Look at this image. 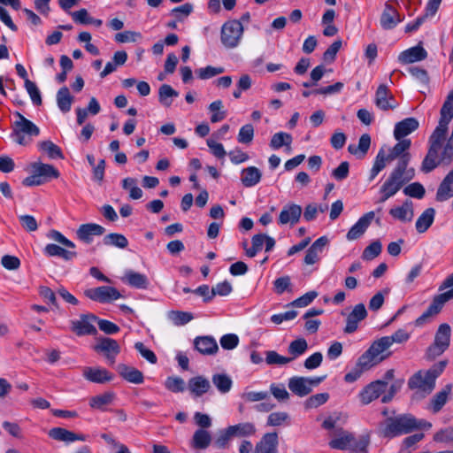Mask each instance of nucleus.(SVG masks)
Segmentation results:
<instances>
[{"instance_id":"f257e3e1","label":"nucleus","mask_w":453,"mask_h":453,"mask_svg":"<svg viewBox=\"0 0 453 453\" xmlns=\"http://www.w3.org/2000/svg\"><path fill=\"white\" fill-rule=\"evenodd\" d=\"M411 154H405L398 160L396 166L390 173L388 179L380 188V203H384L394 196L404 184L411 180L415 176L414 168H408Z\"/></svg>"},{"instance_id":"f03ea898","label":"nucleus","mask_w":453,"mask_h":453,"mask_svg":"<svg viewBox=\"0 0 453 453\" xmlns=\"http://www.w3.org/2000/svg\"><path fill=\"white\" fill-rule=\"evenodd\" d=\"M432 424L424 419H417L411 414H400L388 418L379 426L378 433L385 438H394L410 434L418 429H429Z\"/></svg>"},{"instance_id":"7ed1b4c3","label":"nucleus","mask_w":453,"mask_h":453,"mask_svg":"<svg viewBox=\"0 0 453 453\" xmlns=\"http://www.w3.org/2000/svg\"><path fill=\"white\" fill-rule=\"evenodd\" d=\"M438 126L429 137V148L426 155V165L433 162L432 157H435L440 142L445 138L448 132V125L453 118V89L449 93L440 111Z\"/></svg>"},{"instance_id":"20e7f679","label":"nucleus","mask_w":453,"mask_h":453,"mask_svg":"<svg viewBox=\"0 0 453 453\" xmlns=\"http://www.w3.org/2000/svg\"><path fill=\"white\" fill-rule=\"evenodd\" d=\"M446 365L447 360H442L426 371L419 370L409 379L408 387L429 395L435 387L436 379L441 374Z\"/></svg>"},{"instance_id":"39448f33","label":"nucleus","mask_w":453,"mask_h":453,"mask_svg":"<svg viewBox=\"0 0 453 453\" xmlns=\"http://www.w3.org/2000/svg\"><path fill=\"white\" fill-rule=\"evenodd\" d=\"M338 437L329 441V446L332 449L339 450L349 449L356 453L366 452V449L370 444V435H362L358 440L355 436L343 429L339 430Z\"/></svg>"},{"instance_id":"423d86ee","label":"nucleus","mask_w":453,"mask_h":453,"mask_svg":"<svg viewBox=\"0 0 453 453\" xmlns=\"http://www.w3.org/2000/svg\"><path fill=\"white\" fill-rule=\"evenodd\" d=\"M14 115L17 117V119L12 125V131L11 136L18 144L27 145L30 142L29 137L39 135L40 129L20 112L16 111Z\"/></svg>"},{"instance_id":"0eeeda50","label":"nucleus","mask_w":453,"mask_h":453,"mask_svg":"<svg viewBox=\"0 0 453 453\" xmlns=\"http://www.w3.org/2000/svg\"><path fill=\"white\" fill-rule=\"evenodd\" d=\"M243 26L237 19H231L225 22L221 27L220 40L227 49L236 48L243 35Z\"/></svg>"},{"instance_id":"6e6552de","label":"nucleus","mask_w":453,"mask_h":453,"mask_svg":"<svg viewBox=\"0 0 453 453\" xmlns=\"http://www.w3.org/2000/svg\"><path fill=\"white\" fill-rule=\"evenodd\" d=\"M326 377V375L312 378L294 376L288 380V388L293 394L303 397L309 395L313 388L319 386Z\"/></svg>"},{"instance_id":"1a4fd4ad","label":"nucleus","mask_w":453,"mask_h":453,"mask_svg":"<svg viewBox=\"0 0 453 453\" xmlns=\"http://www.w3.org/2000/svg\"><path fill=\"white\" fill-rule=\"evenodd\" d=\"M451 329L449 325H440L434 337V342L427 349L426 355L429 359H434L441 355L449 346Z\"/></svg>"},{"instance_id":"9d476101","label":"nucleus","mask_w":453,"mask_h":453,"mask_svg":"<svg viewBox=\"0 0 453 453\" xmlns=\"http://www.w3.org/2000/svg\"><path fill=\"white\" fill-rule=\"evenodd\" d=\"M84 294L88 298L103 303H110L122 296L117 288L109 286L88 288L85 290Z\"/></svg>"},{"instance_id":"9b49d317","label":"nucleus","mask_w":453,"mask_h":453,"mask_svg":"<svg viewBox=\"0 0 453 453\" xmlns=\"http://www.w3.org/2000/svg\"><path fill=\"white\" fill-rule=\"evenodd\" d=\"M96 320L97 317L93 314H82L80 319L71 320V330L78 336L96 334L97 331L93 322Z\"/></svg>"},{"instance_id":"f8f14e48","label":"nucleus","mask_w":453,"mask_h":453,"mask_svg":"<svg viewBox=\"0 0 453 453\" xmlns=\"http://www.w3.org/2000/svg\"><path fill=\"white\" fill-rule=\"evenodd\" d=\"M374 104L380 110L388 111L398 107L394 95L385 84H380L375 92Z\"/></svg>"},{"instance_id":"ddd939ff","label":"nucleus","mask_w":453,"mask_h":453,"mask_svg":"<svg viewBox=\"0 0 453 453\" xmlns=\"http://www.w3.org/2000/svg\"><path fill=\"white\" fill-rule=\"evenodd\" d=\"M387 381L378 380L369 383L359 393L358 397L364 405H367L377 399L387 389Z\"/></svg>"},{"instance_id":"4468645a","label":"nucleus","mask_w":453,"mask_h":453,"mask_svg":"<svg viewBox=\"0 0 453 453\" xmlns=\"http://www.w3.org/2000/svg\"><path fill=\"white\" fill-rule=\"evenodd\" d=\"M95 350L103 353L110 364H114L116 357L120 352V346L114 339L108 337L99 338Z\"/></svg>"},{"instance_id":"2eb2a0df","label":"nucleus","mask_w":453,"mask_h":453,"mask_svg":"<svg viewBox=\"0 0 453 453\" xmlns=\"http://www.w3.org/2000/svg\"><path fill=\"white\" fill-rule=\"evenodd\" d=\"M367 311L364 303H358L354 306L352 311L347 315L346 326L343 329L345 334H352L358 328V324L367 317Z\"/></svg>"},{"instance_id":"dca6fc26","label":"nucleus","mask_w":453,"mask_h":453,"mask_svg":"<svg viewBox=\"0 0 453 453\" xmlns=\"http://www.w3.org/2000/svg\"><path fill=\"white\" fill-rule=\"evenodd\" d=\"M374 217H375L374 211H369V212L364 214L357 221V223L350 227V229L347 233L346 238L349 241H354V240L360 238L365 234V232L366 231L368 226L371 225Z\"/></svg>"},{"instance_id":"f3484780","label":"nucleus","mask_w":453,"mask_h":453,"mask_svg":"<svg viewBox=\"0 0 453 453\" xmlns=\"http://www.w3.org/2000/svg\"><path fill=\"white\" fill-rule=\"evenodd\" d=\"M302 207L296 203H288L283 206L279 215L278 223L280 225L290 224L296 225L302 215Z\"/></svg>"},{"instance_id":"a211bd4d","label":"nucleus","mask_w":453,"mask_h":453,"mask_svg":"<svg viewBox=\"0 0 453 453\" xmlns=\"http://www.w3.org/2000/svg\"><path fill=\"white\" fill-rule=\"evenodd\" d=\"M105 228L96 223L82 224L76 231L77 237L83 242L89 244L93 242L94 236L104 234Z\"/></svg>"},{"instance_id":"6ab92c4d","label":"nucleus","mask_w":453,"mask_h":453,"mask_svg":"<svg viewBox=\"0 0 453 453\" xmlns=\"http://www.w3.org/2000/svg\"><path fill=\"white\" fill-rule=\"evenodd\" d=\"M83 377L93 383L104 384L113 379V375L105 368L86 366L82 369Z\"/></svg>"},{"instance_id":"aec40b11","label":"nucleus","mask_w":453,"mask_h":453,"mask_svg":"<svg viewBox=\"0 0 453 453\" xmlns=\"http://www.w3.org/2000/svg\"><path fill=\"white\" fill-rule=\"evenodd\" d=\"M278 434L267 433L256 444L253 453H278Z\"/></svg>"},{"instance_id":"412c9836","label":"nucleus","mask_w":453,"mask_h":453,"mask_svg":"<svg viewBox=\"0 0 453 453\" xmlns=\"http://www.w3.org/2000/svg\"><path fill=\"white\" fill-rule=\"evenodd\" d=\"M419 127V122L417 119L410 117L397 122L395 125L394 137L395 140L400 141L412 132L416 131Z\"/></svg>"},{"instance_id":"4be33fe9","label":"nucleus","mask_w":453,"mask_h":453,"mask_svg":"<svg viewBox=\"0 0 453 453\" xmlns=\"http://www.w3.org/2000/svg\"><path fill=\"white\" fill-rule=\"evenodd\" d=\"M401 21L402 18L397 11L389 4V1L387 2L380 19L382 28L387 30L392 29Z\"/></svg>"},{"instance_id":"5701e85b","label":"nucleus","mask_w":453,"mask_h":453,"mask_svg":"<svg viewBox=\"0 0 453 453\" xmlns=\"http://www.w3.org/2000/svg\"><path fill=\"white\" fill-rule=\"evenodd\" d=\"M443 306L441 300L435 296L428 308L415 320L414 325L420 327L429 323L434 316L440 313Z\"/></svg>"},{"instance_id":"b1692460","label":"nucleus","mask_w":453,"mask_h":453,"mask_svg":"<svg viewBox=\"0 0 453 453\" xmlns=\"http://www.w3.org/2000/svg\"><path fill=\"white\" fill-rule=\"evenodd\" d=\"M194 347L203 355H214L219 350L218 343L212 336H197L194 340Z\"/></svg>"},{"instance_id":"393cba45","label":"nucleus","mask_w":453,"mask_h":453,"mask_svg":"<svg viewBox=\"0 0 453 453\" xmlns=\"http://www.w3.org/2000/svg\"><path fill=\"white\" fill-rule=\"evenodd\" d=\"M210 380L203 376H196L188 380V388L196 397L202 396L211 389Z\"/></svg>"},{"instance_id":"a878e982","label":"nucleus","mask_w":453,"mask_h":453,"mask_svg":"<svg viewBox=\"0 0 453 453\" xmlns=\"http://www.w3.org/2000/svg\"><path fill=\"white\" fill-rule=\"evenodd\" d=\"M117 371L124 380L130 383L142 384L144 380L143 373L133 366L119 364L117 366Z\"/></svg>"},{"instance_id":"bb28decb","label":"nucleus","mask_w":453,"mask_h":453,"mask_svg":"<svg viewBox=\"0 0 453 453\" xmlns=\"http://www.w3.org/2000/svg\"><path fill=\"white\" fill-rule=\"evenodd\" d=\"M389 214L395 219L410 222L414 216L413 203L411 200H405L402 206L391 208Z\"/></svg>"},{"instance_id":"cd10ccee","label":"nucleus","mask_w":453,"mask_h":453,"mask_svg":"<svg viewBox=\"0 0 453 453\" xmlns=\"http://www.w3.org/2000/svg\"><path fill=\"white\" fill-rule=\"evenodd\" d=\"M427 57V52L421 46L411 47L404 51H403L399 57L398 60L402 64H411L417 61H421Z\"/></svg>"},{"instance_id":"c85d7f7f","label":"nucleus","mask_w":453,"mask_h":453,"mask_svg":"<svg viewBox=\"0 0 453 453\" xmlns=\"http://www.w3.org/2000/svg\"><path fill=\"white\" fill-rule=\"evenodd\" d=\"M121 280L135 288L145 289L149 286V280L146 275L132 270L127 271Z\"/></svg>"},{"instance_id":"c756f323","label":"nucleus","mask_w":453,"mask_h":453,"mask_svg":"<svg viewBox=\"0 0 453 453\" xmlns=\"http://www.w3.org/2000/svg\"><path fill=\"white\" fill-rule=\"evenodd\" d=\"M33 173H37L42 180L45 181L51 179H58L60 175L58 170L52 165L35 162L32 164Z\"/></svg>"},{"instance_id":"7c9ffc66","label":"nucleus","mask_w":453,"mask_h":453,"mask_svg":"<svg viewBox=\"0 0 453 453\" xmlns=\"http://www.w3.org/2000/svg\"><path fill=\"white\" fill-rule=\"evenodd\" d=\"M453 196V169L445 176L436 192V200L443 202Z\"/></svg>"},{"instance_id":"2f4dec72","label":"nucleus","mask_w":453,"mask_h":453,"mask_svg":"<svg viewBox=\"0 0 453 453\" xmlns=\"http://www.w3.org/2000/svg\"><path fill=\"white\" fill-rule=\"evenodd\" d=\"M44 253L48 257H59L65 261L73 260L77 257V252L73 250H67L57 244L49 243L44 248Z\"/></svg>"},{"instance_id":"473e14b6","label":"nucleus","mask_w":453,"mask_h":453,"mask_svg":"<svg viewBox=\"0 0 453 453\" xmlns=\"http://www.w3.org/2000/svg\"><path fill=\"white\" fill-rule=\"evenodd\" d=\"M262 177V173L256 166H249L242 171V183L244 187L250 188L257 185Z\"/></svg>"},{"instance_id":"72a5a7b5","label":"nucleus","mask_w":453,"mask_h":453,"mask_svg":"<svg viewBox=\"0 0 453 453\" xmlns=\"http://www.w3.org/2000/svg\"><path fill=\"white\" fill-rule=\"evenodd\" d=\"M452 390V385L447 384L441 391L436 393L431 399V408L433 412H439L448 401L449 395Z\"/></svg>"},{"instance_id":"f704fd0d","label":"nucleus","mask_w":453,"mask_h":453,"mask_svg":"<svg viewBox=\"0 0 453 453\" xmlns=\"http://www.w3.org/2000/svg\"><path fill=\"white\" fill-rule=\"evenodd\" d=\"M371 146V136L368 134H364L360 136L358 145L350 144L348 147V151L359 158H363L368 152Z\"/></svg>"},{"instance_id":"c9c22d12","label":"nucleus","mask_w":453,"mask_h":453,"mask_svg":"<svg viewBox=\"0 0 453 453\" xmlns=\"http://www.w3.org/2000/svg\"><path fill=\"white\" fill-rule=\"evenodd\" d=\"M434 216L435 210L434 208L426 209L416 221L417 232L419 234L425 233L434 223Z\"/></svg>"},{"instance_id":"e433bc0d","label":"nucleus","mask_w":453,"mask_h":453,"mask_svg":"<svg viewBox=\"0 0 453 453\" xmlns=\"http://www.w3.org/2000/svg\"><path fill=\"white\" fill-rule=\"evenodd\" d=\"M388 342L389 341L387 338L381 337L377 341H374L369 347L368 350L379 360V362H381L390 354L383 355V353L390 348Z\"/></svg>"},{"instance_id":"4c0bfd02","label":"nucleus","mask_w":453,"mask_h":453,"mask_svg":"<svg viewBox=\"0 0 453 453\" xmlns=\"http://www.w3.org/2000/svg\"><path fill=\"white\" fill-rule=\"evenodd\" d=\"M73 97L71 96L69 88L65 86L59 88L57 93V104L59 110L65 113L71 110Z\"/></svg>"},{"instance_id":"58836bf2","label":"nucleus","mask_w":453,"mask_h":453,"mask_svg":"<svg viewBox=\"0 0 453 453\" xmlns=\"http://www.w3.org/2000/svg\"><path fill=\"white\" fill-rule=\"evenodd\" d=\"M211 441V434L204 429H197L192 438V446L195 449H204L209 447Z\"/></svg>"},{"instance_id":"ea45409f","label":"nucleus","mask_w":453,"mask_h":453,"mask_svg":"<svg viewBox=\"0 0 453 453\" xmlns=\"http://www.w3.org/2000/svg\"><path fill=\"white\" fill-rule=\"evenodd\" d=\"M411 140L410 139H403L400 140L390 150L389 153L387 154L388 161H393L396 158L398 160L401 158L402 156L405 154H410L407 152V150L411 147Z\"/></svg>"},{"instance_id":"a19ab883","label":"nucleus","mask_w":453,"mask_h":453,"mask_svg":"<svg viewBox=\"0 0 453 453\" xmlns=\"http://www.w3.org/2000/svg\"><path fill=\"white\" fill-rule=\"evenodd\" d=\"M211 381L221 394L228 393L233 386L232 379L225 373L213 374Z\"/></svg>"},{"instance_id":"79ce46f5","label":"nucleus","mask_w":453,"mask_h":453,"mask_svg":"<svg viewBox=\"0 0 453 453\" xmlns=\"http://www.w3.org/2000/svg\"><path fill=\"white\" fill-rule=\"evenodd\" d=\"M179 96V93L168 84H163L158 89L159 102L165 107L173 103V98Z\"/></svg>"},{"instance_id":"37998d69","label":"nucleus","mask_w":453,"mask_h":453,"mask_svg":"<svg viewBox=\"0 0 453 453\" xmlns=\"http://www.w3.org/2000/svg\"><path fill=\"white\" fill-rule=\"evenodd\" d=\"M308 349L307 341L304 338H298L291 342L288 345V351L291 355L288 358L291 362L299 356L303 355Z\"/></svg>"},{"instance_id":"c03bdc74","label":"nucleus","mask_w":453,"mask_h":453,"mask_svg":"<svg viewBox=\"0 0 453 453\" xmlns=\"http://www.w3.org/2000/svg\"><path fill=\"white\" fill-rule=\"evenodd\" d=\"M39 150L47 154L51 159L64 158L61 149L51 141H43L38 143Z\"/></svg>"},{"instance_id":"a18cd8bd","label":"nucleus","mask_w":453,"mask_h":453,"mask_svg":"<svg viewBox=\"0 0 453 453\" xmlns=\"http://www.w3.org/2000/svg\"><path fill=\"white\" fill-rule=\"evenodd\" d=\"M114 394L111 392H106L102 395L93 396L89 400V405L91 408L104 411V406L110 404L114 400Z\"/></svg>"},{"instance_id":"49530a36","label":"nucleus","mask_w":453,"mask_h":453,"mask_svg":"<svg viewBox=\"0 0 453 453\" xmlns=\"http://www.w3.org/2000/svg\"><path fill=\"white\" fill-rule=\"evenodd\" d=\"M223 108L224 105L221 100H216L210 104L208 109L211 112L210 119L211 123H218L226 119V111H225Z\"/></svg>"},{"instance_id":"de8ad7c7","label":"nucleus","mask_w":453,"mask_h":453,"mask_svg":"<svg viewBox=\"0 0 453 453\" xmlns=\"http://www.w3.org/2000/svg\"><path fill=\"white\" fill-rule=\"evenodd\" d=\"M228 427L229 432L233 434L234 437L249 436L254 434L256 432L255 426L250 422L239 423L237 425L230 426Z\"/></svg>"},{"instance_id":"09e8293b","label":"nucleus","mask_w":453,"mask_h":453,"mask_svg":"<svg viewBox=\"0 0 453 453\" xmlns=\"http://www.w3.org/2000/svg\"><path fill=\"white\" fill-rule=\"evenodd\" d=\"M387 162L389 161L388 159L385 150L382 148L379 150L375 157L372 168L371 169L369 177L370 180H372L378 175V173L386 167Z\"/></svg>"},{"instance_id":"8fccbe9b","label":"nucleus","mask_w":453,"mask_h":453,"mask_svg":"<svg viewBox=\"0 0 453 453\" xmlns=\"http://www.w3.org/2000/svg\"><path fill=\"white\" fill-rule=\"evenodd\" d=\"M122 188L129 191V198L137 200L142 198L143 192L137 186V180L134 178L127 177L122 180Z\"/></svg>"},{"instance_id":"3c124183","label":"nucleus","mask_w":453,"mask_h":453,"mask_svg":"<svg viewBox=\"0 0 453 453\" xmlns=\"http://www.w3.org/2000/svg\"><path fill=\"white\" fill-rule=\"evenodd\" d=\"M104 243L107 246H115L119 249H125L128 245V241L125 235L118 233H111L104 237Z\"/></svg>"},{"instance_id":"603ef678","label":"nucleus","mask_w":453,"mask_h":453,"mask_svg":"<svg viewBox=\"0 0 453 453\" xmlns=\"http://www.w3.org/2000/svg\"><path fill=\"white\" fill-rule=\"evenodd\" d=\"M292 142V136L291 134L284 132H279L273 135L270 146L273 150H279L282 146L290 147V144Z\"/></svg>"},{"instance_id":"864d4df0","label":"nucleus","mask_w":453,"mask_h":453,"mask_svg":"<svg viewBox=\"0 0 453 453\" xmlns=\"http://www.w3.org/2000/svg\"><path fill=\"white\" fill-rule=\"evenodd\" d=\"M185 381L178 376H169L165 381V387L173 393H180L185 390Z\"/></svg>"},{"instance_id":"5fc2aeb1","label":"nucleus","mask_w":453,"mask_h":453,"mask_svg":"<svg viewBox=\"0 0 453 453\" xmlns=\"http://www.w3.org/2000/svg\"><path fill=\"white\" fill-rule=\"evenodd\" d=\"M49 436L58 441L72 442L73 432L63 427L51 428L49 433Z\"/></svg>"},{"instance_id":"6e6d98bb","label":"nucleus","mask_w":453,"mask_h":453,"mask_svg":"<svg viewBox=\"0 0 453 453\" xmlns=\"http://www.w3.org/2000/svg\"><path fill=\"white\" fill-rule=\"evenodd\" d=\"M379 363V360L375 358V357H373V355L367 349L358 357L357 365L362 368L364 372H365Z\"/></svg>"},{"instance_id":"4d7b16f0","label":"nucleus","mask_w":453,"mask_h":453,"mask_svg":"<svg viewBox=\"0 0 453 453\" xmlns=\"http://www.w3.org/2000/svg\"><path fill=\"white\" fill-rule=\"evenodd\" d=\"M382 250V245L380 241H374L369 244L362 253V258L370 261L377 257Z\"/></svg>"},{"instance_id":"13d9d810","label":"nucleus","mask_w":453,"mask_h":453,"mask_svg":"<svg viewBox=\"0 0 453 453\" xmlns=\"http://www.w3.org/2000/svg\"><path fill=\"white\" fill-rule=\"evenodd\" d=\"M25 88L28 93L31 101L35 105H41L42 103L41 93L36 84L30 81L29 79H26L25 81Z\"/></svg>"},{"instance_id":"bf43d9fd","label":"nucleus","mask_w":453,"mask_h":453,"mask_svg":"<svg viewBox=\"0 0 453 453\" xmlns=\"http://www.w3.org/2000/svg\"><path fill=\"white\" fill-rule=\"evenodd\" d=\"M403 194L410 197L421 199L426 194L425 188L419 182H413L406 186L403 190Z\"/></svg>"},{"instance_id":"052dcab7","label":"nucleus","mask_w":453,"mask_h":453,"mask_svg":"<svg viewBox=\"0 0 453 453\" xmlns=\"http://www.w3.org/2000/svg\"><path fill=\"white\" fill-rule=\"evenodd\" d=\"M265 362L267 365H284L291 362L288 357L280 355L275 350H268L265 352Z\"/></svg>"},{"instance_id":"680f3d73","label":"nucleus","mask_w":453,"mask_h":453,"mask_svg":"<svg viewBox=\"0 0 453 453\" xmlns=\"http://www.w3.org/2000/svg\"><path fill=\"white\" fill-rule=\"evenodd\" d=\"M169 319L176 326H183L193 319V315L190 312L173 311L169 313Z\"/></svg>"},{"instance_id":"e2e57ef3","label":"nucleus","mask_w":453,"mask_h":453,"mask_svg":"<svg viewBox=\"0 0 453 453\" xmlns=\"http://www.w3.org/2000/svg\"><path fill=\"white\" fill-rule=\"evenodd\" d=\"M329 399V395L327 393H319L310 396L306 399L304 403V407L306 409H314L319 406L324 404Z\"/></svg>"},{"instance_id":"0e129e2a","label":"nucleus","mask_w":453,"mask_h":453,"mask_svg":"<svg viewBox=\"0 0 453 453\" xmlns=\"http://www.w3.org/2000/svg\"><path fill=\"white\" fill-rule=\"evenodd\" d=\"M225 72L223 67H214L211 65H208L203 68H199L196 71L198 78L201 80H208L216 75L221 74Z\"/></svg>"},{"instance_id":"69168bd1","label":"nucleus","mask_w":453,"mask_h":453,"mask_svg":"<svg viewBox=\"0 0 453 453\" xmlns=\"http://www.w3.org/2000/svg\"><path fill=\"white\" fill-rule=\"evenodd\" d=\"M289 421V415L284 411L272 412L267 418V425L279 426Z\"/></svg>"},{"instance_id":"338daca9","label":"nucleus","mask_w":453,"mask_h":453,"mask_svg":"<svg viewBox=\"0 0 453 453\" xmlns=\"http://www.w3.org/2000/svg\"><path fill=\"white\" fill-rule=\"evenodd\" d=\"M254 137V127L251 124L242 126L239 131L237 140L240 143H250Z\"/></svg>"},{"instance_id":"774afa93","label":"nucleus","mask_w":453,"mask_h":453,"mask_svg":"<svg viewBox=\"0 0 453 453\" xmlns=\"http://www.w3.org/2000/svg\"><path fill=\"white\" fill-rule=\"evenodd\" d=\"M134 349L141 354L143 358H145L150 364L154 365L157 363V358L155 353L148 349L142 342H136L134 344Z\"/></svg>"}]
</instances>
